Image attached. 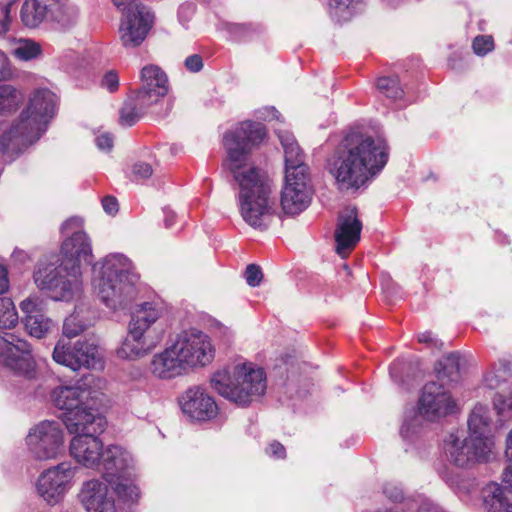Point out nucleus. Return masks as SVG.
Masks as SVG:
<instances>
[{
  "instance_id": "a19ab883",
  "label": "nucleus",
  "mask_w": 512,
  "mask_h": 512,
  "mask_svg": "<svg viewBox=\"0 0 512 512\" xmlns=\"http://www.w3.org/2000/svg\"><path fill=\"white\" fill-rule=\"evenodd\" d=\"M86 329V324L83 323L78 315L72 314L68 316L63 323V334L68 338H73L81 334Z\"/></svg>"
},
{
  "instance_id": "13d9d810",
  "label": "nucleus",
  "mask_w": 512,
  "mask_h": 512,
  "mask_svg": "<svg viewBox=\"0 0 512 512\" xmlns=\"http://www.w3.org/2000/svg\"><path fill=\"white\" fill-rule=\"evenodd\" d=\"M1 13L4 16V19L0 21V36L4 35L9 30V25L11 22L9 13H10V5H6L1 8Z\"/></svg>"
},
{
  "instance_id": "79ce46f5",
  "label": "nucleus",
  "mask_w": 512,
  "mask_h": 512,
  "mask_svg": "<svg viewBox=\"0 0 512 512\" xmlns=\"http://www.w3.org/2000/svg\"><path fill=\"white\" fill-rule=\"evenodd\" d=\"M472 48L475 54L484 56L494 48L493 38L491 36L479 35L474 38Z\"/></svg>"
},
{
  "instance_id": "473e14b6",
  "label": "nucleus",
  "mask_w": 512,
  "mask_h": 512,
  "mask_svg": "<svg viewBox=\"0 0 512 512\" xmlns=\"http://www.w3.org/2000/svg\"><path fill=\"white\" fill-rule=\"evenodd\" d=\"M78 17V9L74 5H70L57 0L56 5L50 12L52 21L57 22L62 28H69L76 23Z\"/></svg>"
},
{
  "instance_id": "3c124183",
  "label": "nucleus",
  "mask_w": 512,
  "mask_h": 512,
  "mask_svg": "<svg viewBox=\"0 0 512 512\" xmlns=\"http://www.w3.org/2000/svg\"><path fill=\"white\" fill-rule=\"evenodd\" d=\"M415 512H448L446 509H444L442 506L437 504L436 502L432 501L428 498H423L420 500V503L418 507L416 508Z\"/></svg>"
},
{
  "instance_id": "bf43d9fd",
  "label": "nucleus",
  "mask_w": 512,
  "mask_h": 512,
  "mask_svg": "<svg viewBox=\"0 0 512 512\" xmlns=\"http://www.w3.org/2000/svg\"><path fill=\"white\" fill-rule=\"evenodd\" d=\"M10 74L9 60L3 52H0V80L5 79Z\"/></svg>"
},
{
  "instance_id": "a878e982",
  "label": "nucleus",
  "mask_w": 512,
  "mask_h": 512,
  "mask_svg": "<svg viewBox=\"0 0 512 512\" xmlns=\"http://www.w3.org/2000/svg\"><path fill=\"white\" fill-rule=\"evenodd\" d=\"M143 97L134 93L124 101L119 117V123L122 126L135 125L153 105Z\"/></svg>"
},
{
  "instance_id": "20e7f679",
  "label": "nucleus",
  "mask_w": 512,
  "mask_h": 512,
  "mask_svg": "<svg viewBox=\"0 0 512 512\" xmlns=\"http://www.w3.org/2000/svg\"><path fill=\"white\" fill-rule=\"evenodd\" d=\"M57 96L47 88L34 91L18 120L0 138V149L11 161L45 133L55 115Z\"/></svg>"
},
{
  "instance_id": "c9c22d12",
  "label": "nucleus",
  "mask_w": 512,
  "mask_h": 512,
  "mask_svg": "<svg viewBox=\"0 0 512 512\" xmlns=\"http://www.w3.org/2000/svg\"><path fill=\"white\" fill-rule=\"evenodd\" d=\"M77 470L78 467L73 466L71 462H62L43 470L38 480L71 479L76 475Z\"/></svg>"
},
{
  "instance_id": "f03ea898",
  "label": "nucleus",
  "mask_w": 512,
  "mask_h": 512,
  "mask_svg": "<svg viewBox=\"0 0 512 512\" xmlns=\"http://www.w3.org/2000/svg\"><path fill=\"white\" fill-rule=\"evenodd\" d=\"M51 398L58 409L65 410L63 423L70 434H75L69 447L71 455L83 466L97 469L105 450L98 436L106 427L98 411V392L81 385L59 386Z\"/></svg>"
},
{
  "instance_id": "393cba45",
  "label": "nucleus",
  "mask_w": 512,
  "mask_h": 512,
  "mask_svg": "<svg viewBox=\"0 0 512 512\" xmlns=\"http://www.w3.org/2000/svg\"><path fill=\"white\" fill-rule=\"evenodd\" d=\"M490 416L489 409L484 405H476L471 411L468 418V428L470 438L482 442H492L489 438L490 433Z\"/></svg>"
},
{
  "instance_id": "423d86ee",
  "label": "nucleus",
  "mask_w": 512,
  "mask_h": 512,
  "mask_svg": "<svg viewBox=\"0 0 512 512\" xmlns=\"http://www.w3.org/2000/svg\"><path fill=\"white\" fill-rule=\"evenodd\" d=\"M131 268V261L123 254H112L104 259L94 287L108 308L125 309L134 300L137 276Z\"/></svg>"
},
{
  "instance_id": "6e6552de",
  "label": "nucleus",
  "mask_w": 512,
  "mask_h": 512,
  "mask_svg": "<svg viewBox=\"0 0 512 512\" xmlns=\"http://www.w3.org/2000/svg\"><path fill=\"white\" fill-rule=\"evenodd\" d=\"M159 317L160 311L154 304L142 303L131 316L128 334L117 349V356L134 360L150 353L163 338V328L156 326Z\"/></svg>"
},
{
  "instance_id": "e433bc0d",
  "label": "nucleus",
  "mask_w": 512,
  "mask_h": 512,
  "mask_svg": "<svg viewBox=\"0 0 512 512\" xmlns=\"http://www.w3.org/2000/svg\"><path fill=\"white\" fill-rule=\"evenodd\" d=\"M12 53L19 60L30 61L41 54V46L33 40L20 39Z\"/></svg>"
},
{
  "instance_id": "4468645a",
  "label": "nucleus",
  "mask_w": 512,
  "mask_h": 512,
  "mask_svg": "<svg viewBox=\"0 0 512 512\" xmlns=\"http://www.w3.org/2000/svg\"><path fill=\"white\" fill-rule=\"evenodd\" d=\"M493 442L475 441L470 437L461 439L450 433L444 439V450L451 463L460 468H468L478 462H488L492 455Z\"/></svg>"
},
{
  "instance_id": "39448f33",
  "label": "nucleus",
  "mask_w": 512,
  "mask_h": 512,
  "mask_svg": "<svg viewBox=\"0 0 512 512\" xmlns=\"http://www.w3.org/2000/svg\"><path fill=\"white\" fill-rule=\"evenodd\" d=\"M215 350L209 337L202 331H183L163 352L153 356L152 373L160 379H172L190 368L211 363Z\"/></svg>"
},
{
  "instance_id": "f8f14e48",
  "label": "nucleus",
  "mask_w": 512,
  "mask_h": 512,
  "mask_svg": "<svg viewBox=\"0 0 512 512\" xmlns=\"http://www.w3.org/2000/svg\"><path fill=\"white\" fill-rule=\"evenodd\" d=\"M62 424L55 420H43L29 430L26 443L37 459H53L64 451Z\"/></svg>"
},
{
  "instance_id": "72a5a7b5",
  "label": "nucleus",
  "mask_w": 512,
  "mask_h": 512,
  "mask_svg": "<svg viewBox=\"0 0 512 512\" xmlns=\"http://www.w3.org/2000/svg\"><path fill=\"white\" fill-rule=\"evenodd\" d=\"M110 486V493L123 504H133L140 497V490L134 482H106Z\"/></svg>"
},
{
  "instance_id": "c756f323",
  "label": "nucleus",
  "mask_w": 512,
  "mask_h": 512,
  "mask_svg": "<svg viewBox=\"0 0 512 512\" xmlns=\"http://www.w3.org/2000/svg\"><path fill=\"white\" fill-rule=\"evenodd\" d=\"M426 416L420 411H412L404 418L400 429V435L404 441L415 443L418 441L424 431V420Z\"/></svg>"
},
{
  "instance_id": "aec40b11",
  "label": "nucleus",
  "mask_w": 512,
  "mask_h": 512,
  "mask_svg": "<svg viewBox=\"0 0 512 512\" xmlns=\"http://www.w3.org/2000/svg\"><path fill=\"white\" fill-rule=\"evenodd\" d=\"M78 499L87 512H117L115 498L106 482H83Z\"/></svg>"
},
{
  "instance_id": "680f3d73",
  "label": "nucleus",
  "mask_w": 512,
  "mask_h": 512,
  "mask_svg": "<svg viewBox=\"0 0 512 512\" xmlns=\"http://www.w3.org/2000/svg\"><path fill=\"white\" fill-rule=\"evenodd\" d=\"M80 220L76 217H72L64 221L61 225V232L64 233L65 231L70 230L73 226H79Z\"/></svg>"
},
{
  "instance_id": "37998d69",
  "label": "nucleus",
  "mask_w": 512,
  "mask_h": 512,
  "mask_svg": "<svg viewBox=\"0 0 512 512\" xmlns=\"http://www.w3.org/2000/svg\"><path fill=\"white\" fill-rule=\"evenodd\" d=\"M247 284L250 287H257L263 279L261 268L256 264H249L244 273Z\"/></svg>"
},
{
  "instance_id": "0e129e2a",
  "label": "nucleus",
  "mask_w": 512,
  "mask_h": 512,
  "mask_svg": "<svg viewBox=\"0 0 512 512\" xmlns=\"http://www.w3.org/2000/svg\"><path fill=\"white\" fill-rule=\"evenodd\" d=\"M163 212L165 214V219H164L165 226H166V228H170L173 225L175 214L171 210H168V209H164Z\"/></svg>"
},
{
  "instance_id": "ddd939ff",
  "label": "nucleus",
  "mask_w": 512,
  "mask_h": 512,
  "mask_svg": "<svg viewBox=\"0 0 512 512\" xmlns=\"http://www.w3.org/2000/svg\"><path fill=\"white\" fill-rule=\"evenodd\" d=\"M0 366L27 379L34 378L36 363L30 344L12 333L0 334Z\"/></svg>"
},
{
  "instance_id": "c03bdc74",
  "label": "nucleus",
  "mask_w": 512,
  "mask_h": 512,
  "mask_svg": "<svg viewBox=\"0 0 512 512\" xmlns=\"http://www.w3.org/2000/svg\"><path fill=\"white\" fill-rule=\"evenodd\" d=\"M383 493L392 502H401L404 500L403 489L397 482H386Z\"/></svg>"
},
{
  "instance_id": "0eeeda50",
  "label": "nucleus",
  "mask_w": 512,
  "mask_h": 512,
  "mask_svg": "<svg viewBox=\"0 0 512 512\" xmlns=\"http://www.w3.org/2000/svg\"><path fill=\"white\" fill-rule=\"evenodd\" d=\"M210 383L221 396L242 407L258 400L267 389L264 369L252 363L238 364L232 372L217 371Z\"/></svg>"
},
{
  "instance_id": "bb28decb",
  "label": "nucleus",
  "mask_w": 512,
  "mask_h": 512,
  "mask_svg": "<svg viewBox=\"0 0 512 512\" xmlns=\"http://www.w3.org/2000/svg\"><path fill=\"white\" fill-rule=\"evenodd\" d=\"M437 381L448 386L457 383L460 379V355L456 352L449 353L440 359L435 367Z\"/></svg>"
},
{
  "instance_id": "4d7b16f0",
  "label": "nucleus",
  "mask_w": 512,
  "mask_h": 512,
  "mask_svg": "<svg viewBox=\"0 0 512 512\" xmlns=\"http://www.w3.org/2000/svg\"><path fill=\"white\" fill-rule=\"evenodd\" d=\"M102 207L107 214L112 215V216L115 215L119 209L117 199L110 195L105 196L102 199Z\"/></svg>"
},
{
  "instance_id": "f257e3e1",
  "label": "nucleus",
  "mask_w": 512,
  "mask_h": 512,
  "mask_svg": "<svg viewBox=\"0 0 512 512\" xmlns=\"http://www.w3.org/2000/svg\"><path fill=\"white\" fill-rule=\"evenodd\" d=\"M266 136L265 126L260 122L244 121L223 136L227 151V169L239 185V211L243 220L251 227L266 230L273 214L271 181L256 167H245L248 155Z\"/></svg>"
},
{
  "instance_id": "864d4df0",
  "label": "nucleus",
  "mask_w": 512,
  "mask_h": 512,
  "mask_svg": "<svg viewBox=\"0 0 512 512\" xmlns=\"http://www.w3.org/2000/svg\"><path fill=\"white\" fill-rule=\"evenodd\" d=\"M95 143L98 149L102 151H111L114 143L113 135L110 133L100 134L95 138Z\"/></svg>"
},
{
  "instance_id": "f3484780",
  "label": "nucleus",
  "mask_w": 512,
  "mask_h": 512,
  "mask_svg": "<svg viewBox=\"0 0 512 512\" xmlns=\"http://www.w3.org/2000/svg\"><path fill=\"white\" fill-rule=\"evenodd\" d=\"M61 259L71 271L82 279L81 262L92 264L93 254L91 240L84 231H76L71 237L65 239L61 246Z\"/></svg>"
},
{
  "instance_id": "cd10ccee",
  "label": "nucleus",
  "mask_w": 512,
  "mask_h": 512,
  "mask_svg": "<svg viewBox=\"0 0 512 512\" xmlns=\"http://www.w3.org/2000/svg\"><path fill=\"white\" fill-rule=\"evenodd\" d=\"M75 344V357L79 362V369L85 367L88 369L102 368V357L99 354L98 346L86 340H77Z\"/></svg>"
},
{
  "instance_id": "5701e85b",
  "label": "nucleus",
  "mask_w": 512,
  "mask_h": 512,
  "mask_svg": "<svg viewBox=\"0 0 512 512\" xmlns=\"http://www.w3.org/2000/svg\"><path fill=\"white\" fill-rule=\"evenodd\" d=\"M142 86L135 92L152 104H157L168 93L166 73L156 65H147L141 70Z\"/></svg>"
},
{
  "instance_id": "58836bf2",
  "label": "nucleus",
  "mask_w": 512,
  "mask_h": 512,
  "mask_svg": "<svg viewBox=\"0 0 512 512\" xmlns=\"http://www.w3.org/2000/svg\"><path fill=\"white\" fill-rule=\"evenodd\" d=\"M377 89L387 98L396 100L402 97L403 89L399 86L397 77H380L377 80Z\"/></svg>"
},
{
  "instance_id": "412c9836",
  "label": "nucleus",
  "mask_w": 512,
  "mask_h": 512,
  "mask_svg": "<svg viewBox=\"0 0 512 512\" xmlns=\"http://www.w3.org/2000/svg\"><path fill=\"white\" fill-rule=\"evenodd\" d=\"M311 195L307 188V175L293 176L292 180L285 179L281 193V206L285 214L296 215L305 210L310 203Z\"/></svg>"
},
{
  "instance_id": "a18cd8bd",
  "label": "nucleus",
  "mask_w": 512,
  "mask_h": 512,
  "mask_svg": "<svg viewBox=\"0 0 512 512\" xmlns=\"http://www.w3.org/2000/svg\"><path fill=\"white\" fill-rule=\"evenodd\" d=\"M505 455L507 457V466L503 469L501 480L512 479V430L506 437V450Z\"/></svg>"
},
{
  "instance_id": "69168bd1",
  "label": "nucleus",
  "mask_w": 512,
  "mask_h": 512,
  "mask_svg": "<svg viewBox=\"0 0 512 512\" xmlns=\"http://www.w3.org/2000/svg\"><path fill=\"white\" fill-rule=\"evenodd\" d=\"M501 487H505V492L512 499V482H499Z\"/></svg>"
},
{
  "instance_id": "dca6fc26",
  "label": "nucleus",
  "mask_w": 512,
  "mask_h": 512,
  "mask_svg": "<svg viewBox=\"0 0 512 512\" xmlns=\"http://www.w3.org/2000/svg\"><path fill=\"white\" fill-rule=\"evenodd\" d=\"M362 222L358 218V210L355 206H348L342 210L337 218L335 229L336 252L344 256L360 240Z\"/></svg>"
},
{
  "instance_id": "6ab92c4d",
  "label": "nucleus",
  "mask_w": 512,
  "mask_h": 512,
  "mask_svg": "<svg viewBox=\"0 0 512 512\" xmlns=\"http://www.w3.org/2000/svg\"><path fill=\"white\" fill-rule=\"evenodd\" d=\"M184 414L195 421H208L218 414L215 400L201 387L189 388L180 398Z\"/></svg>"
},
{
  "instance_id": "b1692460",
  "label": "nucleus",
  "mask_w": 512,
  "mask_h": 512,
  "mask_svg": "<svg viewBox=\"0 0 512 512\" xmlns=\"http://www.w3.org/2000/svg\"><path fill=\"white\" fill-rule=\"evenodd\" d=\"M57 0H25L21 7L22 23L28 28L38 27L47 17Z\"/></svg>"
},
{
  "instance_id": "4be33fe9",
  "label": "nucleus",
  "mask_w": 512,
  "mask_h": 512,
  "mask_svg": "<svg viewBox=\"0 0 512 512\" xmlns=\"http://www.w3.org/2000/svg\"><path fill=\"white\" fill-rule=\"evenodd\" d=\"M24 314V325L28 333L36 338L44 337L53 322L45 315V302L39 297H28L20 303Z\"/></svg>"
},
{
  "instance_id": "052dcab7",
  "label": "nucleus",
  "mask_w": 512,
  "mask_h": 512,
  "mask_svg": "<svg viewBox=\"0 0 512 512\" xmlns=\"http://www.w3.org/2000/svg\"><path fill=\"white\" fill-rule=\"evenodd\" d=\"M9 289V280L7 277V270L3 265H0V295L7 292Z\"/></svg>"
},
{
  "instance_id": "09e8293b",
  "label": "nucleus",
  "mask_w": 512,
  "mask_h": 512,
  "mask_svg": "<svg viewBox=\"0 0 512 512\" xmlns=\"http://www.w3.org/2000/svg\"><path fill=\"white\" fill-rule=\"evenodd\" d=\"M495 378L497 382L506 381L511 375V365L508 360H499L498 364L494 367Z\"/></svg>"
},
{
  "instance_id": "9d476101",
  "label": "nucleus",
  "mask_w": 512,
  "mask_h": 512,
  "mask_svg": "<svg viewBox=\"0 0 512 512\" xmlns=\"http://www.w3.org/2000/svg\"><path fill=\"white\" fill-rule=\"evenodd\" d=\"M123 12L120 26L121 41L125 48L138 47L146 38L154 23V13L139 0H112Z\"/></svg>"
},
{
  "instance_id": "774afa93",
  "label": "nucleus",
  "mask_w": 512,
  "mask_h": 512,
  "mask_svg": "<svg viewBox=\"0 0 512 512\" xmlns=\"http://www.w3.org/2000/svg\"><path fill=\"white\" fill-rule=\"evenodd\" d=\"M343 268L347 272V275H350V269L346 264L343 265Z\"/></svg>"
},
{
  "instance_id": "4c0bfd02",
  "label": "nucleus",
  "mask_w": 512,
  "mask_h": 512,
  "mask_svg": "<svg viewBox=\"0 0 512 512\" xmlns=\"http://www.w3.org/2000/svg\"><path fill=\"white\" fill-rule=\"evenodd\" d=\"M18 322V314L13 301L8 297H0V329H11Z\"/></svg>"
},
{
  "instance_id": "49530a36",
  "label": "nucleus",
  "mask_w": 512,
  "mask_h": 512,
  "mask_svg": "<svg viewBox=\"0 0 512 512\" xmlns=\"http://www.w3.org/2000/svg\"><path fill=\"white\" fill-rule=\"evenodd\" d=\"M153 173L150 164L146 162H136L132 165V175L134 180H142L149 178Z\"/></svg>"
},
{
  "instance_id": "5fc2aeb1",
  "label": "nucleus",
  "mask_w": 512,
  "mask_h": 512,
  "mask_svg": "<svg viewBox=\"0 0 512 512\" xmlns=\"http://www.w3.org/2000/svg\"><path fill=\"white\" fill-rule=\"evenodd\" d=\"M418 341L423 344H427L431 347L441 349L443 343L437 339L431 331H425L418 335Z\"/></svg>"
},
{
  "instance_id": "338daca9",
  "label": "nucleus",
  "mask_w": 512,
  "mask_h": 512,
  "mask_svg": "<svg viewBox=\"0 0 512 512\" xmlns=\"http://www.w3.org/2000/svg\"><path fill=\"white\" fill-rule=\"evenodd\" d=\"M248 28L249 27L247 25H245V24L239 26V29H241V30H243L245 32H246V30H248Z\"/></svg>"
},
{
  "instance_id": "1a4fd4ad",
  "label": "nucleus",
  "mask_w": 512,
  "mask_h": 512,
  "mask_svg": "<svg viewBox=\"0 0 512 512\" xmlns=\"http://www.w3.org/2000/svg\"><path fill=\"white\" fill-rule=\"evenodd\" d=\"M75 271H71L62 259L58 265L40 262L34 272V281L38 288L47 290L53 300L70 301L82 288V279Z\"/></svg>"
},
{
  "instance_id": "6e6d98bb",
  "label": "nucleus",
  "mask_w": 512,
  "mask_h": 512,
  "mask_svg": "<svg viewBox=\"0 0 512 512\" xmlns=\"http://www.w3.org/2000/svg\"><path fill=\"white\" fill-rule=\"evenodd\" d=\"M276 133L283 147V150L298 144L292 133L280 129H277Z\"/></svg>"
},
{
  "instance_id": "8fccbe9b",
  "label": "nucleus",
  "mask_w": 512,
  "mask_h": 512,
  "mask_svg": "<svg viewBox=\"0 0 512 512\" xmlns=\"http://www.w3.org/2000/svg\"><path fill=\"white\" fill-rule=\"evenodd\" d=\"M101 84L110 92H115L119 86V77L114 70L105 73L102 78Z\"/></svg>"
},
{
  "instance_id": "603ef678",
  "label": "nucleus",
  "mask_w": 512,
  "mask_h": 512,
  "mask_svg": "<svg viewBox=\"0 0 512 512\" xmlns=\"http://www.w3.org/2000/svg\"><path fill=\"white\" fill-rule=\"evenodd\" d=\"M184 65L188 71L197 73L203 68V59L199 54H193L185 59Z\"/></svg>"
},
{
  "instance_id": "9b49d317",
  "label": "nucleus",
  "mask_w": 512,
  "mask_h": 512,
  "mask_svg": "<svg viewBox=\"0 0 512 512\" xmlns=\"http://www.w3.org/2000/svg\"><path fill=\"white\" fill-rule=\"evenodd\" d=\"M449 487L462 501H482L487 512H512V499L499 482H450Z\"/></svg>"
},
{
  "instance_id": "ea45409f",
  "label": "nucleus",
  "mask_w": 512,
  "mask_h": 512,
  "mask_svg": "<svg viewBox=\"0 0 512 512\" xmlns=\"http://www.w3.org/2000/svg\"><path fill=\"white\" fill-rule=\"evenodd\" d=\"M362 0H330L329 5L334 14L344 20L349 19L355 12V5Z\"/></svg>"
},
{
  "instance_id": "2eb2a0df",
  "label": "nucleus",
  "mask_w": 512,
  "mask_h": 512,
  "mask_svg": "<svg viewBox=\"0 0 512 512\" xmlns=\"http://www.w3.org/2000/svg\"><path fill=\"white\" fill-rule=\"evenodd\" d=\"M456 408L447 386L436 381L425 384L418 401V411L426 416V420L434 421L453 414Z\"/></svg>"
},
{
  "instance_id": "f704fd0d",
  "label": "nucleus",
  "mask_w": 512,
  "mask_h": 512,
  "mask_svg": "<svg viewBox=\"0 0 512 512\" xmlns=\"http://www.w3.org/2000/svg\"><path fill=\"white\" fill-rule=\"evenodd\" d=\"M68 482H37L38 494L50 505L57 504L67 491Z\"/></svg>"
},
{
  "instance_id": "2f4dec72",
  "label": "nucleus",
  "mask_w": 512,
  "mask_h": 512,
  "mask_svg": "<svg viewBox=\"0 0 512 512\" xmlns=\"http://www.w3.org/2000/svg\"><path fill=\"white\" fill-rule=\"evenodd\" d=\"M75 344L71 341L61 339L57 342L53 350V359L58 364L64 365L73 371L79 370V362L75 357Z\"/></svg>"
},
{
  "instance_id": "de8ad7c7",
  "label": "nucleus",
  "mask_w": 512,
  "mask_h": 512,
  "mask_svg": "<svg viewBox=\"0 0 512 512\" xmlns=\"http://www.w3.org/2000/svg\"><path fill=\"white\" fill-rule=\"evenodd\" d=\"M265 453L274 459L280 460L286 458V449L283 444L277 440L271 441L265 448Z\"/></svg>"
},
{
  "instance_id": "7ed1b4c3",
  "label": "nucleus",
  "mask_w": 512,
  "mask_h": 512,
  "mask_svg": "<svg viewBox=\"0 0 512 512\" xmlns=\"http://www.w3.org/2000/svg\"><path fill=\"white\" fill-rule=\"evenodd\" d=\"M386 144L360 132L348 133L328 158L327 169L341 191L358 190L386 165Z\"/></svg>"
},
{
  "instance_id": "a211bd4d",
  "label": "nucleus",
  "mask_w": 512,
  "mask_h": 512,
  "mask_svg": "<svg viewBox=\"0 0 512 512\" xmlns=\"http://www.w3.org/2000/svg\"><path fill=\"white\" fill-rule=\"evenodd\" d=\"M134 468V458L129 451L119 445H109L103 452L97 470L103 472V480H108L106 477L124 480Z\"/></svg>"
},
{
  "instance_id": "e2e57ef3",
  "label": "nucleus",
  "mask_w": 512,
  "mask_h": 512,
  "mask_svg": "<svg viewBox=\"0 0 512 512\" xmlns=\"http://www.w3.org/2000/svg\"><path fill=\"white\" fill-rule=\"evenodd\" d=\"M264 111L267 113V115L263 116L264 120H280L281 114L274 107L265 108Z\"/></svg>"
},
{
  "instance_id": "c85d7f7f",
  "label": "nucleus",
  "mask_w": 512,
  "mask_h": 512,
  "mask_svg": "<svg viewBox=\"0 0 512 512\" xmlns=\"http://www.w3.org/2000/svg\"><path fill=\"white\" fill-rule=\"evenodd\" d=\"M285 158V179L292 180L293 176L307 175L308 167L304 163L305 155L299 145H294L284 150Z\"/></svg>"
},
{
  "instance_id": "7c9ffc66",
  "label": "nucleus",
  "mask_w": 512,
  "mask_h": 512,
  "mask_svg": "<svg viewBox=\"0 0 512 512\" xmlns=\"http://www.w3.org/2000/svg\"><path fill=\"white\" fill-rule=\"evenodd\" d=\"M23 94L11 84H0V115L14 113L23 102Z\"/></svg>"
}]
</instances>
